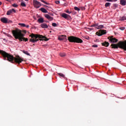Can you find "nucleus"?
Here are the masks:
<instances>
[{
  "instance_id": "f257e3e1",
  "label": "nucleus",
  "mask_w": 126,
  "mask_h": 126,
  "mask_svg": "<svg viewBox=\"0 0 126 126\" xmlns=\"http://www.w3.org/2000/svg\"><path fill=\"white\" fill-rule=\"evenodd\" d=\"M0 54L2 55L5 59L7 58V61L10 63H13V61H15V63H20L23 62V59L20 58V57L17 56L16 58H14L13 56L3 51V50H0Z\"/></svg>"
},
{
  "instance_id": "f03ea898",
  "label": "nucleus",
  "mask_w": 126,
  "mask_h": 126,
  "mask_svg": "<svg viewBox=\"0 0 126 126\" xmlns=\"http://www.w3.org/2000/svg\"><path fill=\"white\" fill-rule=\"evenodd\" d=\"M12 32L15 39H19L21 41H25V42H27L28 41V38L24 37V35L22 33L21 30L16 29L12 31Z\"/></svg>"
},
{
  "instance_id": "7ed1b4c3",
  "label": "nucleus",
  "mask_w": 126,
  "mask_h": 126,
  "mask_svg": "<svg viewBox=\"0 0 126 126\" xmlns=\"http://www.w3.org/2000/svg\"><path fill=\"white\" fill-rule=\"evenodd\" d=\"M30 36L32 38L30 39V41L32 43H35L39 41V40L40 41H49V39L47 37L40 34H34V33H32Z\"/></svg>"
},
{
  "instance_id": "20e7f679",
  "label": "nucleus",
  "mask_w": 126,
  "mask_h": 126,
  "mask_svg": "<svg viewBox=\"0 0 126 126\" xmlns=\"http://www.w3.org/2000/svg\"><path fill=\"white\" fill-rule=\"evenodd\" d=\"M111 47L113 49H118L120 47L121 49H124L126 51V40L125 42L120 41L117 44H112Z\"/></svg>"
},
{
  "instance_id": "39448f33",
  "label": "nucleus",
  "mask_w": 126,
  "mask_h": 126,
  "mask_svg": "<svg viewBox=\"0 0 126 126\" xmlns=\"http://www.w3.org/2000/svg\"><path fill=\"white\" fill-rule=\"evenodd\" d=\"M68 40L70 43H78L81 44V43L83 42L82 39L73 36L68 37Z\"/></svg>"
},
{
  "instance_id": "423d86ee",
  "label": "nucleus",
  "mask_w": 126,
  "mask_h": 126,
  "mask_svg": "<svg viewBox=\"0 0 126 126\" xmlns=\"http://www.w3.org/2000/svg\"><path fill=\"white\" fill-rule=\"evenodd\" d=\"M33 5L36 8H39L41 6V3L37 0H33Z\"/></svg>"
},
{
  "instance_id": "0eeeda50",
  "label": "nucleus",
  "mask_w": 126,
  "mask_h": 126,
  "mask_svg": "<svg viewBox=\"0 0 126 126\" xmlns=\"http://www.w3.org/2000/svg\"><path fill=\"white\" fill-rule=\"evenodd\" d=\"M106 30H100L96 32V34L97 35V36H102V35H104L106 34Z\"/></svg>"
},
{
  "instance_id": "6e6552de",
  "label": "nucleus",
  "mask_w": 126,
  "mask_h": 126,
  "mask_svg": "<svg viewBox=\"0 0 126 126\" xmlns=\"http://www.w3.org/2000/svg\"><path fill=\"white\" fill-rule=\"evenodd\" d=\"M62 17H63V18H65V19H71V16H70L69 15L66 14V13H63L61 15Z\"/></svg>"
},
{
  "instance_id": "1a4fd4ad",
  "label": "nucleus",
  "mask_w": 126,
  "mask_h": 126,
  "mask_svg": "<svg viewBox=\"0 0 126 126\" xmlns=\"http://www.w3.org/2000/svg\"><path fill=\"white\" fill-rule=\"evenodd\" d=\"M108 39L111 43H117L118 42V39L113 36H109Z\"/></svg>"
},
{
  "instance_id": "9d476101",
  "label": "nucleus",
  "mask_w": 126,
  "mask_h": 126,
  "mask_svg": "<svg viewBox=\"0 0 126 126\" xmlns=\"http://www.w3.org/2000/svg\"><path fill=\"white\" fill-rule=\"evenodd\" d=\"M44 16L46 18H47V19H48V20H49V21H53V20H54V18L52 17H51L50 16H49V14H46L44 15Z\"/></svg>"
},
{
  "instance_id": "9b49d317",
  "label": "nucleus",
  "mask_w": 126,
  "mask_h": 126,
  "mask_svg": "<svg viewBox=\"0 0 126 126\" xmlns=\"http://www.w3.org/2000/svg\"><path fill=\"white\" fill-rule=\"evenodd\" d=\"M66 40V35H61L59 36L58 39L60 40V41H63V40Z\"/></svg>"
},
{
  "instance_id": "f8f14e48",
  "label": "nucleus",
  "mask_w": 126,
  "mask_h": 126,
  "mask_svg": "<svg viewBox=\"0 0 126 126\" xmlns=\"http://www.w3.org/2000/svg\"><path fill=\"white\" fill-rule=\"evenodd\" d=\"M0 21L2 22V23H8V19L5 17H2L0 18Z\"/></svg>"
},
{
  "instance_id": "ddd939ff",
  "label": "nucleus",
  "mask_w": 126,
  "mask_h": 126,
  "mask_svg": "<svg viewBox=\"0 0 126 126\" xmlns=\"http://www.w3.org/2000/svg\"><path fill=\"white\" fill-rule=\"evenodd\" d=\"M12 12H14V13H15V12H16V11L14 9H12L10 10H8L6 14H7V15H10V14H11V13H12Z\"/></svg>"
},
{
  "instance_id": "4468645a",
  "label": "nucleus",
  "mask_w": 126,
  "mask_h": 126,
  "mask_svg": "<svg viewBox=\"0 0 126 126\" xmlns=\"http://www.w3.org/2000/svg\"><path fill=\"white\" fill-rule=\"evenodd\" d=\"M18 25L21 26V27H26V28H29V25H25V24L24 23H19Z\"/></svg>"
},
{
  "instance_id": "2eb2a0df",
  "label": "nucleus",
  "mask_w": 126,
  "mask_h": 126,
  "mask_svg": "<svg viewBox=\"0 0 126 126\" xmlns=\"http://www.w3.org/2000/svg\"><path fill=\"white\" fill-rule=\"evenodd\" d=\"M40 27L41 28H44L45 29H47L48 28V25L46 23H42L41 24Z\"/></svg>"
},
{
  "instance_id": "dca6fc26",
  "label": "nucleus",
  "mask_w": 126,
  "mask_h": 126,
  "mask_svg": "<svg viewBox=\"0 0 126 126\" xmlns=\"http://www.w3.org/2000/svg\"><path fill=\"white\" fill-rule=\"evenodd\" d=\"M120 4L125 6L126 5V0H120Z\"/></svg>"
},
{
  "instance_id": "f3484780",
  "label": "nucleus",
  "mask_w": 126,
  "mask_h": 126,
  "mask_svg": "<svg viewBox=\"0 0 126 126\" xmlns=\"http://www.w3.org/2000/svg\"><path fill=\"white\" fill-rule=\"evenodd\" d=\"M40 10H41V11H42V12H43L44 13H48V11L44 8H41L40 9Z\"/></svg>"
},
{
  "instance_id": "a211bd4d",
  "label": "nucleus",
  "mask_w": 126,
  "mask_h": 126,
  "mask_svg": "<svg viewBox=\"0 0 126 126\" xmlns=\"http://www.w3.org/2000/svg\"><path fill=\"white\" fill-rule=\"evenodd\" d=\"M103 28H104V26L103 25H100L99 26V25L97 24L96 29H103Z\"/></svg>"
},
{
  "instance_id": "6ab92c4d",
  "label": "nucleus",
  "mask_w": 126,
  "mask_h": 126,
  "mask_svg": "<svg viewBox=\"0 0 126 126\" xmlns=\"http://www.w3.org/2000/svg\"><path fill=\"white\" fill-rule=\"evenodd\" d=\"M102 46H104L105 47H108L110 44L108 42H104L102 43Z\"/></svg>"
},
{
  "instance_id": "aec40b11",
  "label": "nucleus",
  "mask_w": 126,
  "mask_h": 126,
  "mask_svg": "<svg viewBox=\"0 0 126 126\" xmlns=\"http://www.w3.org/2000/svg\"><path fill=\"white\" fill-rule=\"evenodd\" d=\"M38 23H43L44 18H39L38 19Z\"/></svg>"
},
{
  "instance_id": "412c9836",
  "label": "nucleus",
  "mask_w": 126,
  "mask_h": 126,
  "mask_svg": "<svg viewBox=\"0 0 126 126\" xmlns=\"http://www.w3.org/2000/svg\"><path fill=\"white\" fill-rule=\"evenodd\" d=\"M120 20L122 21H125V20H126V16H123L120 18Z\"/></svg>"
},
{
  "instance_id": "4be33fe9",
  "label": "nucleus",
  "mask_w": 126,
  "mask_h": 126,
  "mask_svg": "<svg viewBox=\"0 0 126 126\" xmlns=\"http://www.w3.org/2000/svg\"><path fill=\"white\" fill-rule=\"evenodd\" d=\"M22 52L25 54V55H27V56H30V54L28 52V51H25L24 50H23L22 51Z\"/></svg>"
},
{
  "instance_id": "5701e85b",
  "label": "nucleus",
  "mask_w": 126,
  "mask_h": 126,
  "mask_svg": "<svg viewBox=\"0 0 126 126\" xmlns=\"http://www.w3.org/2000/svg\"><path fill=\"white\" fill-rule=\"evenodd\" d=\"M110 5H111V3L110 2H106L105 4L106 7H108V6H110Z\"/></svg>"
},
{
  "instance_id": "b1692460",
  "label": "nucleus",
  "mask_w": 126,
  "mask_h": 126,
  "mask_svg": "<svg viewBox=\"0 0 126 126\" xmlns=\"http://www.w3.org/2000/svg\"><path fill=\"white\" fill-rule=\"evenodd\" d=\"M21 5L22 6L25 7V6H26V4H25V3H24V2L22 1L21 3Z\"/></svg>"
},
{
  "instance_id": "393cba45",
  "label": "nucleus",
  "mask_w": 126,
  "mask_h": 126,
  "mask_svg": "<svg viewBox=\"0 0 126 126\" xmlns=\"http://www.w3.org/2000/svg\"><path fill=\"white\" fill-rule=\"evenodd\" d=\"M58 75H59V76H61V77L64 78V75H63V74L62 73H59Z\"/></svg>"
},
{
  "instance_id": "a878e982",
  "label": "nucleus",
  "mask_w": 126,
  "mask_h": 126,
  "mask_svg": "<svg viewBox=\"0 0 126 126\" xmlns=\"http://www.w3.org/2000/svg\"><path fill=\"white\" fill-rule=\"evenodd\" d=\"M97 24H95L91 26V27H95V28L97 29Z\"/></svg>"
},
{
  "instance_id": "bb28decb",
  "label": "nucleus",
  "mask_w": 126,
  "mask_h": 126,
  "mask_svg": "<svg viewBox=\"0 0 126 126\" xmlns=\"http://www.w3.org/2000/svg\"><path fill=\"white\" fill-rule=\"evenodd\" d=\"M75 10H77V11H79L80 10V9L77 7H74Z\"/></svg>"
},
{
  "instance_id": "cd10ccee",
  "label": "nucleus",
  "mask_w": 126,
  "mask_h": 126,
  "mask_svg": "<svg viewBox=\"0 0 126 126\" xmlns=\"http://www.w3.org/2000/svg\"><path fill=\"white\" fill-rule=\"evenodd\" d=\"M60 55L61 56V57H65V54L64 53H60Z\"/></svg>"
},
{
  "instance_id": "c85d7f7f",
  "label": "nucleus",
  "mask_w": 126,
  "mask_h": 126,
  "mask_svg": "<svg viewBox=\"0 0 126 126\" xmlns=\"http://www.w3.org/2000/svg\"><path fill=\"white\" fill-rule=\"evenodd\" d=\"M52 26H53V27H57V23H52Z\"/></svg>"
},
{
  "instance_id": "c756f323",
  "label": "nucleus",
  "mask_w": 126,
  "mask_h": 126,
  "mask_svg": "<svg viewBox=\"0 0 126 126\" xmlns=\"http://www.w3.org/2000/svg\"><path fill=\"white\" fill-rule=\"evenodd\" d=\"M12 6H13V7H17L18 6V5H17L16 3H14L12 4Z\"/></svg>"
},
{
  "instance_id": "7c9ffc66",
  "label": "nucleus",
  "mask_w": 126,
  "mask_h": 126,
  "mask_svg": "<svg viewBox=\"0 0 126 126\" xmlns=\"http://www.w3.org/2000/svg\"><path fill=\"white\" fill-rule=\"evenodd\" d=\"M41 1L42 2H44L45 4H49V3H48L47 2L44 1L43 0H41Z\"/></svg>"
},
{
  "instance_id": "2f4dec72",
  "label": "nucleus",
  "mask_w": 126,
  "mask_h": 126,
  "mask_svg": "<svg viewBox=\"0 0 126 126\" xmlns=\"http://www.w3.org/2000/svg\"><path fill=\"white\" fill-rule=\"evenodd\" d=\"M66 13H68V14H70V13H71V11L67 10L66 11Z\"/></svg>"
},
{
  "instance_id": "473e14b6",
  "label": "nucleus",
  "mask_w": 126,
  "mask_h": 126,
  "mask_svg": "<svg viewBox=\"0 0 126 126\" xmlns=\"http://www.w3.org/2000/svg\"><path fill=\"white\" fill-rule=\"evenodd\" d=\"M93 47L94 48H97L98 47V45L97 44H94V45H93Z\"/></svg>"
},
{
  "instance_id": "72a5a7b5",
  "label": "nucleus",
  "mask_w": 126,
  "mask_h": 126,
  "mask_svg": "<svg viewBox=\"0 0 126 126\" xmlns=\"http://www.w3.org/2000/svg\"><path fill=\"white\" fill-rule=\"evenodd\" d=\"M120 30H122L124 31L125 30V29H126V28H125V27H122V28H120Z\"/></svg>"
},
{
  "instance_id": "f704fd0d",
  "label": "nucleus",
  "mask_w": 126,
  "mask_h": 126,
  "mask_svg": "<svg viewBox=\"0 0 126 126\" xmlns=\"http://www.w3.org/2000/svg\"><path fill=\"white\" fill-rule=\"evenodd\" d=\"M55 3H56L57 4H59V3H60V1H55Z\"/></svg>"
},
{
  "instance_id": "c9c22d12",
  "label": "nucleus",
  "mask_w": 126,
  "mask_h": 126,
  "mask_svg": "<svg viewBox=\"0 0 126 126\" xmlns=\"http://www.w3.org/2000/svg\"><path fill=\"white\" fill-rule=\"evenodd\" d=\"M6 1H9V2H11V1H13V0H6Z\"/></svg>"
},
{
  "instance_id": "e433bc0d",
  "label": "nucleus",
  "mask_w": 126,
  "mask_h": 126,
  "mask_svg": "<svg viewBox=\"0 0 126 126\" xmlns=\"http://www.w3.org/2000/svg\"><path fill=\"white\" fill-rule=\"evenodd\" d=\"M106 1H109L110 2H112V0H106Z\"/></svg>"
},
{
  "instance_id": "4c0bfd02",
  "label": "nucleus",
  "mask_w": 126,
  "mask_h": 126,
  "mask_svg": "<svg viewBox=\"0 0 126 126\" xmlns=\"http://www.w3.org/2000/svg\"><path fill=\"white\" fill-rule=\"evenodd\" d=\"M117 0H112V2H113V1H117Z\"/></svg>"
},
{
  "instance_id": "58836bf2",
  "label": "nucleus",
  "mask_w": 126,
  "mask_h": 126,
  "mask_svg": "<svg viewBox=\"0 0 126 126\" xmlns=\"http://www.w3.org/2000/svg\"><path fill=\"white\" fill-rule=\"evenodd\" d=\"M1 2H0V5H1Z\"/></svg>"
},
{
  "instance_id": "ea45409f",
  "label": "nucleus",
  "mask_w": 126,
  "mask_h": 126,
  "mask_svg": "<svg viewBox=\"0 0 126 126\" xmlns=\"http://www.w3.org/2000/svg\"><path fill=\"white\" fill-rule=\"evenodd\" d=\"M26 0V1H28V0Z\"/></svg>"
}]
</instances>
